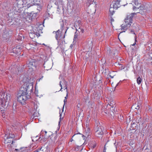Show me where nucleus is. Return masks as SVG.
Masks as SVG:
<instances>
[{
  "label": "nucleus",
  "instance_id": "1",
  "mask_svg": "<svg viewBox=\"0 0 152 152\" xmlns=\"http://www.w3.org/2000/svg\"><path fill=\"white\" fill-rule=\"evenodd\" d=\"M33 89L32 85L29 83L24 84L21 87L19 93L18 94L17 101L22 104H25L27 103V100L31 96L29 92Z\"/></svg>",
  "mask_w": 152,
  "mask_h": 152
},
{
  "label": "nucleus",
  "instance_id": "2",
  "mask_svg": "<svg viewBox=\"0 0 152 152\" xmlns=\"http://www.w3.org/2000/svg\"><path fill=\"white\" fill-rule=\"evenodd\" d=\"M0 105L4 108L8 109V105L10 100V94L9 93H1Z\"/></svg>",
  "mask_w": 152,
  "mask_h": 152
},
{
  "label": "nucleus",
  "instance_id": "3",
  "mask_svg": "<svg viewBox=\"0 0 152 152\" xmlns=\"http://www.w3.org/2000/svg\"><path fill=\"white\" fill-rule=\"evenodd\" d=\"M15 135L13 134L10 133L8 134H5L4 138V143L7 144L8 147H10L12 144L15 143V139L14 141Z\"/></svg>",
  "mask_w": 152,
  "mask_h": 152
},
{
  "label": "nucleus",
  "instance_id": "4",
  "mask_svg": "<svg viewBox=\"0 0 152 152\" xmlns=\"http://www.w3.org/2000/svg\"><path fill=\"white\" fill-rule=\"evenodd\" d=\"M103 129V127L99 123H97L95 124L94 128L95 135L97 137H102V135L104 134Z\"/></svg>",
  "mask_w": 152,
  "mask_h": 152
},
{
  "label": "nucleus",
  "instance_id": "5",
  "mask_svg": "<svg viewBox=\"0 0 152 152\" xmlns=\"http://www.w3.org/2000/svg\"><path fill=\"white\" fill-rule=\"evenodd\" d=\"M38 62L35 59H31L26 64V66L34 70L37 68Z\"/></svg>",
  "mask_w": 152,
  "mask_h": 152
},
{
  "label": "nucleus",
  "instance_id": "6",
  "mask_svg": "<svg viewBox=\"0 0 152 152\" xmlns=\"http://www.w3.org/2000/svg\"><path fill=\"white\" fill-rule=\"evenodd\" d=\"M12 33V31L5 29L3 30V33L2 35V37L4 39L7 40L11 36Z\"/></svg>",
  "mask_w": 152,
  "mask_h": 152
},
{
  "label": "nucleus",
  "instance_id": "7",
  "mask_svg": "<svg viewBox=\"0 0 152 152\" xmlns=\"http://www.w3.org/2000/svg\"><path fill=\"white\" fill-rule=\"evenodd\" d=\"M136 15V13H133L130 14L129 15H127L124 19V21L125 23H129L130 24L132 23L134 15Z\"/></svg>",
  "mask_w": 152,
  "mask_h": 152
},
{
  "label": "nucleus",
  "instance_id": "8",
  "mask_svg": "<svg viewBox=\"0 0 152 152\" xmlns=\"http://www.w3.org/2000/svg\"><path fill=\"white\" fill-rule=\"evenodd\" d=\"M81 22L80 21H78L76 22L75 23V26L77 27V25H78V27H77L78 28H77V27H76V31L78 32V33H79L80 32H81L82 33H83L84 30L83 29L80 28V26H81Z\"/></svg>",
  "mask_w": 152,
  "mask_h": 152
},
{
  "label": "nucleus",
  "instance_id": "9",
  "mask_svg": "<svg viewBox=\"0 0 152 152\" xmlns=\"http://www.w3.org/2000/svg\"><path fill=\"white\" fill-rule=\"evenodd\" d=\"M42 2V0H33V3L32 4H27V7L29 8L31 6H32L33 5H36L39 6H40Z\"/></svg>",
  "mask_w": 152,
  "mask_h": 152
},
{
  "label": "nucleus",
  "instance_id": "10",
  "mask_svg": "<svg viewBox=\"0 0 152 152\" xmlns=\"http://www.w3.org/2000/svg\"><path fill=\"white\" fill-rule=\"evenodd\" d=\"M49 136V135H43L42 133L40 134L39 137L38 139L41 142H43L46 141Z\"/></svg>",
  "mask_w": 152,
  "mask_h": 152
},
{
  "label": "nucleus",
  "instance_id": "11",
  "mask_svg": "<svg viewBox=\"0 0 152 152\" xmlns=\"http://www.w3.org/2000/svg\"><path fill=\"white\" fill-rule=\"evenodd\" d=\"M119 2L120 1H119L118 0H114L112 2L113 4V8L116 10L120 6Z\"/></svg>",
  "mask_w": 152,
  "mask_h": 152
},
{
  "label": "nucleus",
  "instance_id": "12",
  "mask_svg": "<svg viewBox=\"0 0 152 152\" xmlns=\"http://www.w3.org/2000/svg\"><path fill=\"white\" fill-rule=\"evenodd\" d=\"M125 25L123 26V24L121 25V29L123 30L124 31L123 32H125L127 29L131 26V24L129 23H126Z\"/></svg>",
  "mask_w": 152,
  "mask_h": 152
},
{
  "label": "nucleus",
  "instance_id": "13",
  "mask_svg": "<svg viewBox=\"0 0 152 152\" xmlns=\"http://www.w3.org/2000/svg\"><path fill=\"white\" fill-rule=\"evenodd\" d=\"M43 66L45 69L46 70H48L51 68L52 66L51 63H50L48 62H45L43 65Z\"/></svg>",
  "mask_w": 152,
  "mask_h": 152
},
{
  "label": "nucleus",
  "instance_id": "14",
  "mask_svg": "<svg viewBox=\"0 0 152 152\" xmlns=\"http://www.w3.org/2000/svg\"><path fill=\"white\" fill-rule=\"evenodd\" d=\"M55 33L56 35L55 36V37L56 39L58 40V44H59V41L58 40V38L59 37L61 38L62 35H61V33H60L59 30H58L56 31H55ZM61 37L62 38V37Z\"/></svg>",
  "mask_w": 152,
  "mask_h": 152
},
{
  "label": "nucleus",
  "instance_id": "15",
  "mask_svg": "<svg viewBox=\"0 0 152 152\" xmlns=\"http://www.w3.org/2000/svg\"><path fill=\"white\" fill-rule=\"evenodd\" d=\"M88 145L90 148H90L91 149H93L95 148L96 146V143L95 142H91Z\"/></svg>",
  "mask_w": 152,
  "mask_h": 152
},
{
  "label": "nucleus",
  "instance_id": "16",
  "mask_svg": "<svg viewBox=\"0 0 152 152\" xmlns=\"http://www.w3.org/2000/svg\"><path fill=\"white\" fill-rule=\"evenodd\" d=\"M32 17L31 16V15L30 14L29 15H28L26 17V19L28 22H31L33 20Z\"/></svg>",
  "mask_w": 152,
  "mask_h": 152
},
{
  "label": "nucleus",
  "instance_id": "17",
  "mask_svg": "<svg viewBox=\"0 0 152 152\" xmlns=\"http://www.w3.org/2000/svg\"><path fill=\"white\" fill-rule=\"evenodd\" d=\"M82 150V147L81 145L79 146L78 145L76 146V147H74L73 150L75 151H77L80 150L81 151Z\"/></svg>",
  "mask_w": 152,
  "mask_h": 152
},
{
  "label": "nucleus",
  "instance_id": "18",
  "mask_svg": "<svg viewBox=\"0 0 152 152\" xmlns=\"http://www.w3.org/2000/svg\"><path fill=\"white\" fill-rule=\"evenodd\" d=\"M139 3H138L137 1H135L134 3L135 5L134 6H133V10H136V9L137 10L138 9H139Z\"/></svg>",
  "mask_w": 152,
  "mask_h": 152
},
{
  "label": "nucleus",
  "instance_id": "19",
  "mask_svg": "<svg viewBox=\"0 0 152 152\" xmlns=\"http://www.w3.org/2000/svg\"><path fill=\"white\" fill-rule=\"evenodd\" d=\"M118 120L120 121H122L124 120L123 116L121 114H118L117 116Z\"/></svg>",
  "mask_w": 152,
  "mask_h": 152
},
{
  "label": "nucleus",
  "instance_id": "20",
  "mask_svg": "<svg viewBox=\"0 0 152 152\" xmlns=\"http://www.w3.org/2000/svg\"><path fill=\"white\" fill-rule=\"evenodd\" d=\"M94 3L95 5H96V2H94V0H87V6H89L91 4H92L93 3Z\"/></svg>",
  "mask_w": 152,
  "mask_h": 152
},
{
  "label": "nucleus",
  "instance_id": "21",
  "mask_svg": "<svg viewBox=\"0 0 152 152\" xmlns=\"http://www.w3.org/2000/svg\"><path fill=\"white\" fill-rule=\"evenodd\" d=\"M26 150V148L24 147L20 148L19 149H15V151H18L17 152H22Z\"/></svg>",
  "mask_w": 152,
  "mask_h": 152
},
{
  "label": "nucleus",
  "instance_id": "22",
  "mask_svg": "<svg viewBox=\"0 0 152 152\" xmlns=\"http://www.w3.org/2000/svg\"><path fill=\"white\" fill-rule=\"evenodd\" d=\"M111 7L109 9V16H112L113 14L114 13L115 11L112 10V7H111V5H110Z\"/></svg>",
  "mask_w": 152,
  "mask_h": 152
},
{
  "label": "nucleus",
  "instance_id": "23",
  "mask_svg": "<svg viewBox=\"0 0 152 152\" xmlns=\"http://www.w3.org/2000/svg\"><path fill=\"white\" fill-rule=\"evenodd\" d=\"M20 48L18 47V48H16L15 49V48H14L13 50V52L19 55L20 54V51L19 50V48Z\"/></svg>",
  "mask_w": 152,
  "mask_h": 152
},
{
  "label": "nucleus",
  "instance_id": "24",
  "mask_svg": "<svg viewBox=\"0 0 152 152\" xmlns=\"http://www.w3.org/2000/svg\"><path fill=\"white\" fill-rule=\"evenodd\" d=\"M45 17L47 18H49V17H50L51 18H52V15L50 14L48 12H46L44 14Z\"/></svg>",
  "mask_w": 152,
  "mask_h": 152
},
{
  "label": "nucleus",
  "instance_id": "25",
  "mask_svg": "<svg viewBox=\"0 0 152 152\" xmlns=\"http://www.w3.org/2000/svg\"><path fill=\"white\" fill-rule=\"evenodd\" d=\"M91 131V129H90L88 127L87 128L86 130V134L85 135H86L87 136H88V135L89 134L90 132Z\"/></svg>",
  "mask_w": 152,
  "mask_h": 152
},
{
  "label": "nucleus",
  "instance_id": "26",
  "mask_svg": "<svg viewBox=\"0 0 152 152\" xmlns=\"http://www.w3.org/2000/svg\"><path fill=\"white\" fill-rule=\"evenodd\" d=\"M115 103L113 101H112L111 102H110V103H109L108 104L110 106H111L112 107H114V105H115Z\"/></svg>",
  "mask_w": 152,
  "mask_h": 152
},
{
  "label": "nucleus",
  "instance_id": "27",
  "mask_svg": "<svg viewBox=\"0 0 152 152\" xmlns=\"http://www.w3.org/2000/svg\"><path fill=\"white\" fill-rule=\"evenodd\" d=\"M142 79L140 77H139L137 79V83L138 84H140L141 82Z\"/></svg>",
  "mask_w": 152,
  "mask_h": 152
},
{
  "label": "nucleus",
  "instance_id": "28",
  "mask_svg": "<svg viewBox=\"0 0 152 152\" xmlns=\"http://www.w3.org/2000/svg\"><path fill=\"white\" fill-rule=\"evenodd\" d=\"M16 104L15 103H13V106H12L13 110H14V111H15V112H16Z\"/></svg>",
  "mask_w": 152,
  "mask_h": 152
},
{
  "label": "nucleus",
  "instance_id": "29",
  "mask_svg": "<svg viewBox=\"0 0 152 152\" xmlns=\"http://www.w3.org/2000/svg\"><path fill=\"white\" fill-rule=\"evenodd\" d=\"M33 152H44L43 149H42V148H41L40 149H37Z\"/></svg>",
  "mask_w": 152,
  "mask_h": 152
},
{
  "label": "nucleus",
  "instance_id": "30",
  "mask_svg": "<svg viewBox=\"0 0 152 152\" xmlns=\"http://www.w3.org/2000/svg\"><path fill=\"white\" fill-rule=\"evenodd\" d=\"M139 7L140 10H142L144 9L145 7L143 6H142L140 4H139Z\"/></svg>",
  "mask_w": 152,
  "mask_h": 152
},
{
  "label": "nucleus",
  "instance_id": "31",
  "mask_svg": "<svg viewBox=\"0 0 152 152\" xmlns=\"http://www.w3.org/2000/svg\"><path fill=\"white\" fill-rule=\"evenodd\" d=\"M31 16L32 17V19L33 20H34L36 18V13H34L33 14H32L31 13Z\"/></svg>",
  "mask_w": 152,
  "mask_h": 152
},
{
  "label": "nucleus",
  "instance_id": "32",
  "mask_svg": "<svg viewBox=\"0 0 152 152\" xmlns=\"http://www.w3.org/2000/svg\"><path fill=\"white\" fill-rule=\"evenodd\" d=\"M78 134H80L81 135L82 137L83 138V139H85L84 137H85V136L83 134H81L80 133H77L75 134L72 136V137H74L76 135H77Z\"/></svg>",
  "mask_w": 152,
  "mask_h": 152
},
{
  "label": "nucleus",
  "instance_id": "33",
  "mask_svg": "<svg viewBox=\"0 0 152 152\" xmlns=\"http://www.w3.org/2000/svg\"><path fill=\"white\" fill-rule=\"evenodd\" d=\"M50 138L51 139V140H54V141H52V143H55V141L56 140V136H55L53 138L52 137H51Z\"/></svg>",
  "mask_w": 152,
  "mask_h": 152
},
{
  "label": "nucleus",
  "instance_id": "34",
  "mask_svg": "<svg viewBox=\"0 0 152 152\" xmlns=\"http://www.w3.org/2000/svg\"><path fill=\"white\" fill-rule=\"evenodd\" d=\"M78 32H75V35H74V39H76V38H77V36H78V35H77V34H78Z\"/></svg>",
  "mask_w": 152,
  "mask_h": 152
},
{
  "label": "nucleus",
  "instance_id": "35",
  "mask_svg": "<svg viewBox=\"0 0 152 152\" xmlns=\"http://www.w3.org/2000/svg\"><path fill=\"white\" fill-rule=\"evenodd\" d=\"M64 28V23L62 22L61 25V28L62 31L63 30Z\"/></svg>",
  "mask_w": 152,
  "mask_h": 152
},
{
  "label": "nucleus",
  "instance_id": "36",
  "mask_svg": "<svg viewBox=\"0 0 152 152\" xmlns=\"http://www.w3.org/2000/svg\"><path fill=\"white\" fill-rule=\"evenodd\" d=\"M75 46V45L74 43H72L70 45V48H71V49H72Z\"/></svg>",
  "mask_w": 152,
  "mask_h": 152
},
{
  "label": "nucleus",
  "instance_id": "37",
  "mask_svg": "<svg viewBox=\"0 0 152 152\" xmlns=\"http://www.w3.org/2000/svg\"><path fill=\"white\" fill-rule=\"evenodd\" d=\"M135 42L133 44L131 45L133 46H134L136 44V42L137 41V39H137V37H136V36L135 37Z\"/></svg>",
  "mask_w": 152,
  "mask_h": 152
},
{
  "label": "nucleus",
  "instance_id": "38",
  "mask_svg": "<svg viewBox=\"0 0 152 152\" xmlns=\"http://www.w3.org/2000/svg\"><path fill=\"white\" fill-rule=\"evenodd\" d=\"M94 92L96 93V94H95V96L96 97H97L99 95V94L96 92H95V91H94Z\"/></svg>",
  "mask_w": 152,
  "mask_h": 152
},
{
  "label": "nucleus",
  "instance_id": "39",
  "mask_svg": "<svg viewBox=\"0 0 152 152\" xmlns=\"http://www.w3.org/2000/svg\"><path fill=\"white\" fill-rule=\"evenodd\" d=\"M61 82H62L61 81H60V83H59V85H60L61 87V88L60 90L59 91H62L61 90L62 89L64 88H62V85L61 84Z\"/></svg>",
  "mask_w": 152,
  "mask_h": 152
},
{
  "label": "nucleus",
  "instance_id": "40",
  "mask_svg": "<svg viewBox=\"0 0 152 152\" xmlns=\"http://www.w3.org/2000/svg\"><path fill=\"white\" fill-rule=\"evenodd\" d=\"M22 39V37L20 36H19L18 37L17 39L18 40H21Z\"/></svg>",
  "mask_w": 152,
  "mask_h": 152
},
{
  "label": "nucleus",
  "instance_id": "41",
  "mask_svg": "<svg viewBox=\"0 0 152 152\" xmlns=\"http://www.w3.org/2000/svg\"><path fill=\"white\" fill-rule=\"evenodd\" d=\"M44 132L45 133H43V130H42L41 132H42V134L43 133V135H47V132L46 131H45Z\"/></svg>",
  "mask_w": 152,
  "mask_h": 152
},
{
  "label": "nucleus",
  "instance_id": "42",
  "mask_svg": "<svg viewBox=\"0 0 152 152\" xmlns=\"http://www.w3.org/2000/svg\"><path fill=\"white\" fill-rule=\"evenodd\" d=\"M66 101H66V99H64V104L63 107L62 111H64L63 109H64V105H65V104L66 102Z\"/></svg>",
  "mask_w": 152,
  "mask_h": 152
},
{
  "label": "nucleus",
  "instance_id": "43",
  "mask_svg": "<svg viewBox=\"0 0 152 152\" xmlns=\"http://www.w3.org/2000/svg\"><path fill=\"white\" fill-rule=\"evenodd\" d=\"M107 145V143H106L105 144V145H104V150H106V147Z\"/></svg>",
  "mask_w": 152,
  "mask_h": 152
},
{
  "label": "nucleus",
  "instance_id": "44",
  "mask_svg": "<svg viewBox=\"0 0 152 152\" xmlns=\"http://www.w3.org/2000/svg\"><path fill=\"white\" fill-rule=\"evenodd\" d=\"M110 19H111V22H113L114 21V20L113 19V18L112 17V16H110Z\"/></svg>",
  "mask_w": 152,
  "mask_h": 152
},
{
  "label": "nucleus",
  "instance_id": "45",
  "mask_svg": "<svg viewBox=\"0 0 152 152\" xmlns=\"http://www.w3.org/2000/svg\"><path fill=\"white\" fill-rule=\"evenodd\" d=\"M68 92L67 91V93L66 94V97H65V99H67V97H68Z\"/></svg>",
  "mask_w": 152,
  "mask_h": 152
},
{
  "label": "nucleus",
  "instance_id": "46",
  "mask_svg": "<svg viewBox=\"0 0 152 152\" xmlns=\"http://www.w3.org/2000/svg\"><path fill=\"white\" fill-rule=\"evenodd\" d=\"M145 129V128H144L143 129H142V133H145V132H144V131H145V129Z\"/></svg>",
  "mask_w": 152,
  "mask_h": 152
},
{
  "label": "nucleus",
  "instance_id": "47",
  "mask_svg": "<svg viewBox=\"0 0 152 152\" xmlns=\"http://www.w3.org/2000/svg\"><path fill=\"white\" fill-rule=\"evenodd\" d=\"M64 88H65L64 89H67V86H66V84H65V86H64Z\"/></svg>",
  "mask_w": 152,
  "mask_h": 152
},
{
  "label": "nucleus",
  "instance_id": "48",
  "mask_svg": "<svg viewBox=\"0 0 152 152\" xmlns=\"http://www.w3.org/2000/svg\"><path fill=\"white\" fill-rule=\"evenodd\" d=\"M62 45H61V43H60V44H59L58 46V47H60V48H62Z\"/></svg>",
  "mask_w": 152,
  "mask_h": 152
},
{
  "label": "nucleus",
  "instance_id": "49",
  "mask_svg": "<svg viewBox=\"0 0 152 152\" xmlns=\"http://www.w3.org/2000/svg\"><path fill=\"white\" fill-rule=\"evenodd\" d=\"M59 113H60V119L61 120V116L62 114H61L60 112Z\"/></svg>",
  "mask_w": 152,
  "mask_h": 152
},
{
  "label": "nucleus",
  "instance_id": "50",
  "mask_svg": "<svg viewBox=\"0 0 152 152\" xmlns=\"http://www.w3.org/2000/svg\"><path fill=\"white\" fill-rule=\"evenodd\" d=\"M139 108H140V107H139V106L138 105L137 107L136 108V109L138 110L139 109Z\"/></svg>",
  "mask_w": 152,
  "mask_h": 152
},
{
  "label": "nucleus",
  "instance_id": "51",
  "mask_svg": "<svg viewBox=\"0 0 152 152\" xmlns=\"http://www.w3.org/2000/svg\"><path fill=\"white\" fill-rule=\"evenodd\" d=\"M132 50H133V51H135L136 50V48H132Z\"/></svg>",
  "mask_w": 152,
  "mask_h": 152
},
{
  "label": "nucleus",
  "instance_id": "52",
  "mask_svg": "<svg viewBox=\"0 0 152 152\" xmlns=\"http://www.w3.org/2000/svg\"><path fill=\"white\" fill-rule=\"evenodd\" d=\"M72 137H72V138H71V140H70V142H72V141L73 140V139H72Z\"/></svg>",
  "mask_w": 152,
  "mask_h": 152
},
{
  "label": "nucleus",
  "instance_id": "53",
  "mask_svg": "<svg viewBox=\"0 0 152 152\" xmlns=\"http://www.w3.org/2000/svg\"><path fill=\"white\" fill-rule=\"evenodd\" d=\"M38 136H37L36 137V138H37V140H39L38 139L39 138H38Z\"/></svg>",
  "mask_w": 152,
  "mask_h": 152
},
{
  "label": "nucleus",
  "instance_id": "54",
  "mask_svg": "<svg viewBox=\"0 0 152 152\" xmlns=\"http://www.w3.org/2000/svg\"><path fill=\"white\" fill-rule=\"evenodd\" d=\"M26 0H22V1L23 2H24L26 1Z\"/></svg>",
  "mask_w": 152,
  "mask_h": 152
},
{
  "label": "nucleus",
  "instance_id": "55",
  "mask_svg": "<svg viewBox=\"0 0 152 152\" xmlns=\"http://www.w3.org/2000/svg\"><path fill=\"white\" fill-rule=\"evenodd\" d=\"M132 124V126L133 125H135V124H134V123H133Z\"/></svg>",
  "mask_w": 152,
  "mask_h": 152
},
{
  "label": "nucleus",
  "instance_id": "56",
  "mask_svg": "<svg viewBox=\"0 0 152 152\" xmlns=\"http://www.w3.org/2000/svg\"><path fill=\"white\" fill-rule=\"evenodd\" d=\"M111 116H112V117H113V118H114V115H113H113H112V114H111Z\"/></svg>",
  "mask_w": 152,
  "mask_h": 152
},
{
  "label": "nucleus",
  "instance_id": "57",
  "mask_svg": "<svg viewBox=\"0 0 152 152\" xmlns=\"http://www.w3.org/2000/svg\"><path fill=\"white\" fill-rule=\"evenodd\" d=\"M75 28L76 27H77V28H77V27H78V25H77V27L76 26H75Z\"/></svg>",
  "mask_w": 152,
  "mask_h": 152
},
{
  "label": "nucleus",
  "instance_id": "58",
  "mask_svg": "<svg viewBox=\"0 0 152 152\" xmlns=\"http://www.w3.org/2000/svg\"><path fill=\"white\" fill-rule=\"evenodd\" d=\"M103 152H106V150H103Z\"/></svg>",
  "mask_w": 152,
  "mask_h": 152
},
{
  "label": "nucleus",
  "instance_id": "59",
  "mask_svg": "<svg viewBox=\"0 0 152 152\" xmlns=\"http://www.w3.org/2000/svg\"><path fill=\"white\" fill-rule=\"evenodd\" d=\"M33 117H35V116H34V115H35L34 114H33Z\"/></svg>",
  "mask_w": 152,
  "mask_h": 152
},
{
  "label": "nucleus",
  "instance_id": "60",
  "mask_svg": "<svg viewBox=\"0 0 152 152\" xmlns=\"http://www.w3.org/2000/svg\"><path fill=\"white\" fill-rule=\"evenodd\" d=\"M64 37H65V35H64V37H63V39H64Z\"/></svg>",
  "mask_w": 152,
  "mask_h": 152
},
{
  "label": "nucleus",
  "instance_id": "61",
  "mask_svg": "<svg viewBox=\"0 0 152 152\" xmlns=\"http://www.w3.org/2000/svg\"><path fill=\"white\" fill-rule=\"evenodd\" d=\"M131 31L132 32H134V31H132V30H131Z\"/></svg>",
  "mask_w": 152,
  "mask_h": 152
},
{
  "label": "nucleus",
  "instance_id": "62",
  "mask_svg": "<svg viewBox=\"0 0 152 152\" xmlns=\"http://www.w3.org/2000/svg\"><path fill=\"white\" fill-rule=\"evenodd\" d=\"M20 72V71H19H19H18V73H20V72Z\"/></svg>",
  "mask_w": 152,
  "mask_h": 152
},
{
  "label": "nucleus",
  "instance_id": "63",
  "mask_svg": "<svg viewBox=\"0 0 152 152\" xmlns=\"http://www.w3.org/2000/svg\"><path fill=\"white\" fill-rule=\"evenodd\" d=\"M67 30H66L65 32V34L66 33Z\"/></svg>",
  "mask_w": 152,
  "mask_h": 152
},
{
  "label": "nucleus",
  "instance_id": "64",
  "mask_svg": "<svg viewBox=\"0 0 152 152\" xmlns=\"http://www.w3.org/2000/svg\"><path fill=\"white\" fill-rule=\"evenodd\" d=\"M115 143H116V142L115 143H114V144L115 145Z\"/></svg>",
  "mask_w": 152,
  "mask_h": 152
}]
</instances>
